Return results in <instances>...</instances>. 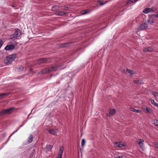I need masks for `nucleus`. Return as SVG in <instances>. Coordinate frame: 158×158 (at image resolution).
<instances>
[{
  "mask_svg": "<svg viewBox=\"0 0 158 158\" xmlns=\"http://www.w3.org/2000/svg\"><path fill=\"white\" fill-rule=\"evenodd\" d=\"M154 11L152 8H146L143 11V13H148L149 12H153Z\"/></svg>",
  "mask_w": 158,
  "mask_h": 158,
  "instance_id": "9d476101",
  "label": "nucleus"
},
{
  "mask_svg": "<svg viewBox=\"0 0 158 158\" xmlns=\"http://www.w3.org/2000/svg\"><path fill=\"white\" fill-rule=\"evenodd\" d=\"M139 143L138 144H140V143H143L144 140L143 139H139Z\"/></svg>",
  "mask_w": 158,
  "mask_h": 158,
  "instance_id": "c756f323",
  "label": "nucleus"
},
{
  "mask_svg": "<svg viewBox=\"0 0 158 158\" xmlns=\"http://www.w3.org/2000/svg\"><path fill=\"white\" fill-rule=\"evenodd\" d=\"M148 23L150 24L153 23L154 22L153 19L151 17H150L149 19L148 20Z\"/></svg>",
  "mask_w": 158,
  "mask_h": 158,
  "instance_id": "5701e85b",
  "label": "nucleus"
},
{
  "mask_svg": "<svg viewBox=\"0 0 158 158\" xmlns=\"http://www.w3.org/2000/svg\"><path fill=\"white\" fill-rule=\"evenodd\" d=\"M148 27V25L145 22H144L140 24L139 26V28H138V30L140 31L142 30H144Z\"/></svg>",
  "mask_w": 158,
  "mask_h": 158,
  "instance_id": "20e7f679",
  "label": "nucleus"
},
{
  "mask_svg": "<svg viewBox=\"0 0 158 158\" xmlns=\"http://www.w3.org/2000/svg\"><path fill=\"white\" fill-rule=\"evenodd\" d=\"M151 102L152 103L153 105H154L155 106H156V107H158V104L155 102H154V100H151Z\"/></svg>",
  "mask_w": 158,
  "mask_h": 158,
  "instance_id": "393cba45",
  "label": "nucleus"
},
{
  "mask_svg": "<svg viewBox=\"0 0 158 158\" xmlns=\"http://www.w3.org/2000/svg\"><path fill=\"white\" fill-rule=\"evenodd\" d=\"M118 143H115L114 146L115 147H118Z\"/></svg>",
  "mask_w": 158,
  "mask_h": 158,
  "instance_id": "4c0bfd02",
  "label": "nucleus"
},
{
  "mask_svg": "<svg viewBox=\"0 0 158 158\" xmlns=\"http://www.w3.org/2000/svg\"><path fill=\"white\" fill-rule=\"evenodd\" d=\"M133 82L135 84H141L142 83V81L141 80H135L133 81Z\"/></svg>",
  "mask_w": 158,
  "mask_h": 158,
  "instance_id": "a211bd4d",
  "label": "nucleus"
},
{
  "mask_svg": "<svg viewBox=\"0 0 158 158\" xmlns=\"http://www.w3.org/2000/svg\"><path fill=\"white\" fill-rule=\"evenodd\" d=\"M33 136L32 134H30L28 138V139L27 140V142L28 143H31L33 141Z\"/></svg>",
  "mask_w": 158,
  "mask_h": 158,
  "instance_id": "2eb2a0df",
  "label": "nucleus"
},
{
  "mask_svg": "<svg viewBox=\"0 0 158 158\" xmlns=\"http://www.w3.org/2000/svg\"><path fill=\"white\" fill-rule=\"evenodd\" d=\"M116 113L115 110L114 109H110L108 111V113L107 114V115L108 116H112L114 114Z\"/></svg>",
  "mask_w": 158,
  "mask_h": 158,
  "instance_id": "423d86ee",
  "label": "nucleus"
},
{
  "mask_svg": "<svg viewBox=\"0 0 158 158\" xmlns=\"http://www.w3.org/2000/svg\"><path fill=\"white\" fill-rule=\"evenodd\" d=\"M49 69L48 68L43 69L42 71L43 73V74H44L46 73H50V72H49Z\"/></svg>",
  "mask_w": 158,
  "mask_h": 158,
  "instance_id": "aec40b11",
  "label": "nucleus"
},
{
  "mask_svg": "<svg viewBox=\"0 0 158 158\" xmlns=\"http://www.w3.org/2000/svg\"><path fill=\"white\" fill-rule=\"evenodd\" d=\"M64 151V147L61 146L60 148L59 151V154L57 156V158H61L63 152Z\"/></svg>",
  "mask_w": 158,
  "mask_h": 158,
  "instance_id": "39448f33",
  "label": "nucleus"
},
{
  "mask_svg": "<svg viewBox=\"0 0 158 158\" xmlns=\"http://www.w3.org/2000/svg\"><path fill=\"white\" fill-rule=\"evenodd\" d=\"M38 74H43V73L42 70L41 71L39 72Z\"/></svg>",
  "mask_w": 158,
  "mask_h": 158,
  "instance_id": "58836bf2",
  "label": "nucleus"
},
{
  "mask_svg": "<svg viewBox=\"0 0 158 158\" xmlns=\"http://www.w3.org/2000/svg\"><path fill=\"white\" fill-rule=\"evenodd\" d=\"M153 50V48L152 47H150L145 48L143 49V51L144 52H151Z\"/></svg>",
  "mask_w": 158,
  "mask_h": 158,
  "instance_id": "1a4fd4ad",
  "label": "nucleus"
},
{
  "mask_svg": "<svg viewBox=\"0 0 158 158\" xmlns=\"http://www.w3.org/2000/svg\"><path fill=\"white\" fill-rule=\"evenodd\" d=\"M152 16H153L154 17L158 18V12H157L156 14L152 15Z\"/></svg>",
  "mask_w": 158,
  "mask_h": 158,
  "instance_id": "f704fd0d",
  "label": "nucleus"
},
{
  "mask_svg": "<svg viewBox=\"0 0 158 158\" xmlns=\"http://www.w3.org/2000/svg\"><path fill=\"white\" fill-rule=\"evenodd\" d=\"M126 71L130 75H132L135 73L133 71L131 70L128 69H126Z\"/></svg>",
  "mask_w": 158,
  "mask_h": 158,
  "instance_id": "4be33fe9",
  "label": "nucleus"
},
{
  "mask_svg": "<svg viewBox=\"0 0 158 158\" xmlns=\"http://www.w3.org/2000/svg\"><path fill=\"white\" fill-rule=\"evenodd\" d=\"M130 110L131 111L136 113H138L140 111V110L135 109V108L132 107H131L130 108Z\"/></svg>",
  "mask_w": 158,
  "mask_h": 158,
  "instance_id": "6ab92c4d",
  "label": "nucleus"
},
{
  "mask_svg": "<svg viewBox=\"0 0 158 158\" xmlns=\"http://www.w3.org/2000/svg\"><path fill=\"white\" fill-rule=\"evenodd\" d=\"M15 46L14 45H7L5 48L4 49L6 50H12L15 48Z\"/></svg>",
  "mask_w": 158,
  "mask_h": 158,
  "instance_id": "6e6552de",
  "label": "nucleus"
},
{
  "mask_svg": "<svg viewBox=\"0 0 158 158\" xmlns=\"http://www.w3.org/2000/svg\"><path fill=\"white\" fill-rule=\"evenodd\" d=\"M21 34V32L19 29L16 30L14 33L11 36V38H15L16 39L17 37H19Z\"/></svg>",
  "mask_w": 158,
  "mask_h": 158,
  "instance_id": "f03ea898",
  "label": "nucleus"
},
{
  "mask_svg": "<svg viewBox=\"0 0 158 158\" xmlns=\"http://www.w3.org/2000/svg\"><path fill=\"white\" fill-rule=\"evenodd\" d=\"M117 157H118V158H123V156H118Z\"/></svg>",
  "mask_w": 158,
  "mask_h": 158,
  "instance_id": "a19ab883",
  "label": "nucleus"
},
{
  "mask_svg": "<svg viewBox=\"0 0 158 158\" xmlns=\"http://www.w3.org/2000/svg\"><path fill=\"white\" fill-rule=\"evenodd\" d=\"M19 70L22 71L24 69V67H22V66H20L19 67Z\"/></svg>",
  "mask_w": 158,
  "mask_h": 158,
  "instance_id": "e433bc0d",
  "label": "nucleus"
},
{
  "mask_svg": "<svg viewBox=\"0 0 158 158\" xmlns=\"http://www.w3.org/2000/svg\"><path fill=\"white\" fill-rule=\"evenodd\" d=\"M59 68V67L58 66H55L49 68V72L50 73L52 72H55Z\"/></svg>",
  "mask_w": 158,
  "mask_h": 158,
  "instance_id": "0eeeda50",
  "label": "nucleus"
},
{
  "mask_svg": "<svg viewBox=\"0 0 158 158\" xmlns=\"http://www.w3.org/2000/svg\"><path fill=\"white\" fill-rule=\"evenodd\" d=\"M154 146L156 148H158V143L156 142H154Z\"/></svg>",
  "mask_w": 158,
  "mask_h": 158,
  "instance_id": "c9c22d12",
  "label": "nucleus"
},
{
  "mask_svg": "<svg viewBox=\"0 0 158 158\" xmlns=\"http://www.w3.org/2000/svg\"><path fill=\"white\" fill-rule=\"evenodd\" d=\"M66 14V12L60 11L57 12L55 14L59 16H63L65 15Z\"/></svg>",
  "mask_w": 158,
  "mask_h": 158,
  "instance_id": "ddd939ff",
  "label": "nucleus"
},
{
  "mask_svg": "<svg viewBox=\"0 0 158 158\" xmlns=\"http://www.w3.org/2000/svg\"><path fill=\"white\" fill-rule=\"evenodd\" d=\"M69 46V44L68 43H64L59 45V47L60 48L67 47Z\"/></svg>",
  "mask_w": 158,
  "mask_h": 158,
  "instance_id": "4468645a",
  "label": "nucleus"
},
{
  "mask_svg": "<svg viewBox=\"0 0 158 158\" xmlns=\"http://www.w3.org/2000/svg\"><path fill=\"white\" fill-rule=\"evenodd\" d=\"M56 7V6H52V10L53 11H55V10H54V9H55Z\"/></svg>",
  "mask_w": 158,
  "mask_h": 158,
  "instance_id": "ea45409f",
  "label": "nucleus"
},
{
  "mask_svg": "<svg viewBox=\"0 0 158 158\" xmlns=\"http://www.w3.org/2000/svg\"><path fill=\"white\" fill-rule=\"evenodd\" d=\"M13 109L14 108H11L7 109L2 110L1 112H0V116H2L7 114L10 113L12 110H13Z\"/></svg>",
  "mask_w": 158,
  "mask_h": 158,
  "instance_id": "7ed1b4c3",
  "label": "nucleus"
},
{
  "mask_svg": "<svg viewBox=\"0 0 158 158\" xmlns=\"http://www.w3.org/2000/svg\"><path fill=\"white\" fill-rule=\"evenodd\" d=\"M97 3L98 4L100 5H103L105 4L103 2H102L101 1H98L97 2Z\"/></svg>",
  "mask_w": 158,
  "mask_h": 158,
  "instance_id": "c85d7f7f",
  "label": "nucleus"
},
{
  "mask_svg": "<svg viewBox=\"0 0 158 158\" xmlns=\"http://www.w3.org/2000/svg\"><path fill=\"white\" fill-rule=\"evenodd\" d=\"M153 123L156 126L158 127V121L156 119H153L152 121Z\"/></svg>",
  "mask_w": 158,
  "mask_h": 158,
  "instance_id": "412c9836",
  "label": "nucleus"
},
{
  "mask_svg": "<svg viewBox=\"0 0 158 158\" xmlns=\"http://www.w3.org/2000/svg\"><path fill=\"white\" fill-rule=\"evenodd\" d=\"M143 143H140V144H138L139 146L140 149H141L142 150H143Z\"/></svg>",
  "mask_w": 158,
  "mask_h": 158,
  "instance_id": "2f4dec72",
  "label": "nucleus"
},
{
  "mask_svg": "<svg viewBox=\"0 0 158 158\" xmlns=\"http://www.w3.org/2000/svg\"><path fill=\"white\" fill-rule=\"evenodd\" d=\"M85 144V140L84 139H83L81 140V146L82 148H83Z\"/></svg>",
  "mask_w": 158,
  "mask_h": 158,
  "instance_id": "bb28decb",
  "label": "nucleus"
},
{
  "mask_svg": "<svg viewBox=\"0 0 158 158\" xmlns=\"http://www.w3.org/2000/svg\"><path fill=\"white\" fill-rule=\"evenodd\" d=\"M9 93H0V99L5 97V96L8 95Z\"/></svg>",
  "mask_w": 158,
  "mask_h": 158,
  "instance_id": "dca6fc26",
  "label": "nucleus"
},
{
  "mask_svg": "<svg viewBox=\"0 0 158 158\" xmlns=\"http://www.w3.org/2000/svg\"><path fill=\"white\" fill-rule=\"evenodd\" d=\"M22 126H22H19L18 128L11 135H10L9 137V138L8 139H7V141H6V143H7V141L9 140L10 137L11 136V135H12L13 134H14V133H15V132H16V131H17L18 130H19V129Z\"/></svg>",
  "mask_w": 158,
  "mask_h": 158,
  "instance_id": "b1692460",
  "label": "nucleus"
},
{
  "mask_svg": "<svg viewBox=\"0 0 158 158\" xmlns=\"http://www.w3.org/2000/svg\"><path fill=\"white\" fill-rule=\"evenodd\" d=\"M12 6L13 7H14V5H12Z\"/></svg>",
  "mask_w": 158,
  "mask_h": 158,
  "instance_id": "37998d69",
  "label": "nucleus"
},
{
  "mask_svg": "<svg viewBox=\"0 0 158 158\" xmlns=\"http://www.w3.org/2000/svg\"><path fill=\"white\" fill-rule=\"evenodd\" d=\"M53 146L51 145H47L46 146V148L48 150H51Z\"/></svg>",
  "mask_w": 158,
  "mask_h": 158,
  "instance_id": "a878e982",
  "label": "nucleus"
},
{
  "mask_svg": "<svg viewBox=\"0 0 158 158\" xmlns=\"http://www.w3.org/2000/svg\"><path fill=\"white\" fill-rule=\"evenodd\" d=\"M30 72H32V69L31 68L30 69Z\"/></svg>",
  "mask_w": 158,
  "mask_h": 158,
  "instance_id": "79ce46f5",
  "label": "nucleus"
},
{
  "mask_svg": "<svg viewBox=\"0 0 158 158\" xmlns=\"http://www.w3.org/2000/svg\"><path fill=\"white\" fill-rule=\"evenodd\" d=\"M118 147L119 148H122L124 146V144H121V143L120 142H118Z\"/></svg>",
  "mask_w": 158,
  "mask_h": 158,
  "instance_id": "473e14b6",
  "label": "nucleus"
},
{
  "mask_svg": "<svg viewBox=\"0 0 158 158\" xmlns=\"http://www.w3.org/2000/svg\"><path fill=\"white\" fill-rule=\"evenodd\" d=\"M48 132L50 134L54 135H56V130L54 129L48 130Z\"/></svg>",
  "mask_w": 158,
  "mask_h": 158,
  "instance_id": "9b49d317",
  "label": "nucleus"
},
{
  "mask_svg": "<svg viewBox=\"0 0 158 158\" xmlns=\"http://www.w3.org/2000/svg\"><path fill=\"white\" fill-rule=\"evenodd\" d=\"M47 61V59L46 58H42L38 60V62L40 63H44Z\"/></svg>",
  "mask_w": 158,
  "mask_h": 158,
  "instance_id": "f8f14e48",
  "label": "nucleus"
},
{
  "mask_svg": "<svg viewBox=\"0 0 158 158\" xmlns=\"http://www.w3.org/2000/svg\"><path fill=\"white\" fill-rule=\"evenodd\" d=\"M152 94L155 97H158V93L155 91H152Z\"/></svg>",
  "mask_w": 158,
  "mask_h": 158,
  "instance_id": "cd10ccee",
  "label": "nucleus"
},
{
  "mask_svg": "<svg viewBox=\"0 0 158 158\" xmlns=\"http://www.w3.org/2000/svg\"><path fill=\"white\" fill-rule=\"evenodd\" d=\"M145 109L144 108V110H145L147 113H151L152 112V111L149 108H148L147 106H145Z\"/></svg>",
  "mask_w": 158,
  "mask_h": 158,
  "instance_id": "f3484780",
  "label": "nucleus"
},
{
  "mask_svg": "<svg viewBox=\"0 0 158 158\" xmlns=\"http://www.w3.org/2000/svg\"><path fill=\"white\" fill-rule=\"evenodd\" d=\"M16 56V54L15 53L12 54L6 57L4 60L5 64H9L13 61Z\"/></svg>",
  "mask_w": 158,
  "mask_h": 158,
  "instance_id": "f257e3e1",
  "label": "nucleus"
},
{
  "mask_svg": "<svg viewBox=\"0 0 158 158\" xmlns=\"http://www.w3.org/2000/svg\"><path fill=\"white\" fill-rule=\"evenodd\" d=\"M69 8L68 7L66 6H62L61 7V9L64 10H67Z\"/></svg>",
  "mask_w": 158,
  "mask_h": 158,
  "instance_id": "72a5a7b5",
  "label": "nucleus"
},
{
  "mask_svg": "<svg viewBox=\"0 0 158 158\" xmlns=\"http://www.w3.org/2000/svg\"><path fill=\"white\" fill-rule=\"evenodd\" d=\"M81 12L83 15H85L87 13V10H82L81 11Z\"/></svg>",
  "mask_w": 158,
  "mask_h": 158,
  "instance_id": "7c9ffc66",
  "label": "nucleus"
}]
</instances>
